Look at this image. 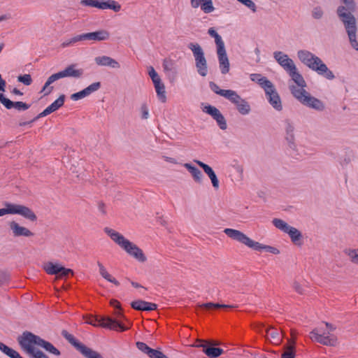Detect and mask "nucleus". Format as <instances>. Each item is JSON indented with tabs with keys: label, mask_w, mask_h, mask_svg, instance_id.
<instances>
[{
	"label": "nucleus",
	"mask_w": 358,
	"mask_h": 358,
	"mask_svg": "<svg viewBox=\"0 0 358 358\" xmlns=\"http://www.w3.org/2000/svg\"><path fill=\"white\" fill-rule=\"evenodd\" d=\"M194 347L202 348L203 352L209 357L216 358L223 354L222 349L214 347H207L206 345H194Z\"/></svg>",
	"instance_id": "393cba45"
},
{
	"label": "nucleus",
	"mask_w": 358,
	"mask_h": 358,
	"mask_svg": "<svg viewBox=\"0 0 358 358\" xmlns=\"http://www.w3.org/2000/svg\"><path fill=\"white\" fill-rule=\"evenodd\" d=\"M342 2L345 7L339 6L338 8V15L344 24L351 45L358 50V42L356 40V20L352 14L355 9V4L353 0H342Z\"/></svg>",
	"instance_id": "7ed1b4c3"
},
{
	"label": "nucleus",
	"mask_w": 358,
	"mask_h": 358,
	"mask_svg": "<svg viewBox=\"0 0 358 358\" xmlns=\"http://www.w3.org/2000/svg\"><path fill=\"white\" fill-rule=\"evenodd\" d=\"M148 74L151 78L153 84L162 82L160 77L152 66L149 68Z\"/></svg>",
	"instance_id": "37998d69"
},
{
	"label": "nucleus",
	"mask_w": 358,
	"mask_h": 358,
	"mask_svg": "<svg viewBox=\"0 0 358 358\" xmlns=\"http://www.w3.org/2000/svg\"><path fill=\"white\" fill-rule=\"evenodd\" d=\"M7 214L20 215L32 222L37 219L35 213L29 208L20 204L6 203V208H0V217Z\"/></svg>",
	"instance_id": "9b49d317"
},
{
	"label": "nucleus",
	"mask_w": 358,
	"mask_h": 358,
	"mask_svg": "<svg viewBox=\"0 0 358 358\" xmlns=\"http://www.w3.org/2000/svg\"><path fill=\"white\" fill-rule=\"evenodd\" d=\"M273 57L279 65L287 72L291 79L296 83L295 85H290L289 89L292 95L302 104L315 109L322 111L325 108L324 103L312 96L306 90V83L301 74L299 72L294 61L289 56L281 51L273 52Z\"/></svg>",
	"instance_id": "f257e3e1"
},
{
	"label": "nucleus",
	"mask_w": 358,
	"mask_h": 358,
	"mask_svg": "<svg viewBox=\"0 0 358 358\" xmlns=\"http://www.w3.org/2000/svg\"><path fill=\"white\" fill-rule=\"evenodd\" d=\"M199 306L202 308H205L206 310H210V309H213L214 303L210 302V303H202V304H199Z\"/></svg>",
	"instance_id": "6e6d98bb"
},
{
	"label": "nucleus",
	"mask_w": 358,
	"mask_h": 358,
	"mask_svg": "<svg viewBox=\"0 0 358 358\" xmlns=\"http://www.w3.org/2000/svg\"><path fill=\"white\" fill-rule=\"evenodd\" d=\"M345 253L353 264H358V249L348 250Z\"/></svg>",
	"instance_id": "79ce46f5"
},
{
	"label": "nucleus",
	"mask_w": 358,
	"mask_h": 358,
	"mask_svg": "<svg viewBox=\"0 0 358 358\" xmlns=\"http://www.w3.org/2000/svg\"><path fill=\"white\" fill-rule=\"evenodd\" d=\"M294 127L289 122H287L286 126V139L291 148L294 145Z\"/></svg>",
	"instance_id": "e433bc0d"
},
{
	"label": "nucleus",
	"mask_w": 358,
	"mask_h": 358,
	"mask_svg": "<svg viewBox=\"0 0 358 358\" xmlns=\"http://www.w3.org/2000/svg\"><path fill=\"white\" fill-rule=\"evenodd\" d=\"M110 306H113L116 309L120 308V302L118 301L115 300V299H112L110 301Z\"/></svg>",
	"instance_id": "13d9d810"
},
{
	"label": "nucleus",
	"mask_w": 358,
	"mask_h": 358,
	"mask_svg": "<svg viewBox=\"0 0 358 358\" xmlns=\"http://www.w3.org/2000/svg\"><path fill=\"white\" fill-rule=\"evenodd\" d=\"M101 87V83L99 82L93 83L92 84L90 85L88 87L85 88L84 90L74 93L71 95V99L73 101H78L81 99H83L92 93L97 91Z\"/></svg>",
	"instance_id": "f3484780"
},
{
	"label": "nucleus",
	"mask_w": 358,
	"mask_h": 358,
	"mask_svg": "<svg viewBox=\"0 0 358 358\" xmlns=\"http://www.w3.org/2000/svg\"><path fill=\"white\" fill-rule=\"evenodd\" d=\"M299 60L311 70L328 80H333L335 76L327 65L317 56L308 50H299L297 52Z\"/></svg>",
	"instance_id": "39448f33"
},
{
	"label": "nucleus",
	"mask_w": 358,
	"mask_h": 358,
	"mask_svg": "<svg viewBox=\"0 0 358 358\" xmlns=\"http://www.w3.org/2000/svg\"><path fill=\"white\" fill-rule=\"evenodd\" d=\"M266 337L273 343L278 344L280 342L279 331L273 327H270L266 329Z\"/></svg>",
	"instance_id": "7c9ffc66"
},
{
	"label": "nucleus",
	"mask_w": 358,
	"mask_h": 358,
	"mask_svg": "<svg viewBox=\"0 0 358 358\" xmlns=\"http://www.w3.org/2000/svg\"><path fill=\"white\" fill-rule=\"evenodd\" d=\"M78 350L86 358H103L101 354L82 344Z\"/></svg>",
	"instance_id": "cd10ccee"
},
{
	"label": "nucleus",
	"mask_w": 358,
	"mask_h": 358,
	"mask_svg": "<svg viewBox=\"0 0 358 358\" xmlns=\"http://www.w3.org/2000/svg\"><path fill=\"white\" fill-rule=\"evenodd\" d=\"M131 284L133 287H134L136 288L142 287V286L140 284H138V282H136L131 281Z\"/></svg>",
	"instance_id": "e2e57ef3"
},
{
	"label": "nucleus",
	"mask_w": 358,
	"mask_h": 358,
	"mask_svg": "<svg viewBox=\"0 0 358 358\" xmlns=\"http://www.w3.org/2000/svg\"><path fill=\"white\" fill-rule=\"evenodd\" d=\"M17 80L26 85H30L32 83L31 77L29 74H24L20 76L17 78Z\"/></svg>",
	"instance_id": "49530a36"
},
{
	"label": "nucleus",
	"mask_w": 358,
	"mask_h": 358,
	"mask_svg": "<svg viewBox=\"0 0 358 358\" xmlns=\"http://www.w3.org/2000/svg\"><path fill=\"white\" fill-rule=\"evenodd\" d=\"M96 64L101 66H110L113 69H119L120 64L114 59L108 56H99L94 59Z\"/></svg>",
	"instance_id": "5701e85b"
},
{
	"label": "nucleus",
	"mask_w": 358,
	"mask_h": 358,
	"mask_svg": "<svg viewBox=\"0 0 358 358\" xmlns=\"http://www.w3.org/2000/svg\"><path fill=\"white\" fill-rule=\"evenodd\" d=\"M136 347L137 348L143 352V353L146 355H149V350H151V348L145 343L143 342H137L136 343Z\"/></svg>",
	"instance_id": "09e8293b"
},
{
	"label": "nucleus",
	"mask_w": 358,
	"mask_h": 358,
	"mask_svg": "<svg viewBox=\"0 0 358 358\" xmlns=\"http://www.w3.org/2000/svg\"><path fill=\"white\" fill-rule=\"evenodd\" d=\"M61 267H62L61 264L48 262L45 265L44 268H45V271L47 272V273H48L50 275H57V274L59 273V272L60 271Z\"/></svg>",
	"instance_id": "72a5a7b5"
},
{
	"label": "nucleus",
	"mask_w": 358,
	"mask_h": 358,
	"mask_svg": "<svg viewBox=\"0 0 358 358\" xmlns=\"http://www.w3.org/2000/svg\"><path fill=\"white\" fill-rule=\"evenodd\" d=\"M188 48L193 53L198 73L205 77L208 74V66L202 48L199 44L194 43H190Z\"/></svg>",
	"instance_id": "f8f14e48"
},
{
	"label": "nucleus",
	"mask_w": 358,
	"mask_h": 358,
	"mask_svg": "<svg viewBox=\"0 0 358 358\" xmlns=\"http://www.w3.org/2000/svg\"><path fill=\"white\" fill-rule=\"evenodd\" d=\"M7 19H8V17H7V15H1V16H0V22L3 21V20H7Z\"/></svg>",
	"instance_id": "69168bd1"
},
{
	"label": "nucleus",
	"mask_w": 358,
	"mask_h": 358,
	"mask_svg": "<svg viewBox=\"0 0 358 358\" xmlns=\"http://www.w3.org/2000/svg\"><path fill=\"white\" fill-rule=\"evenodd\" d=\"M81 41H83L82 34L76 35L71 38L66 39L64 41H63L61 44V46L62 48L69 47Z\"/></svg>",
	"instance_id": "4c0bfd02"
},
{
	"label": "nucleus",
	"mask_w": 358,
	"mask_h": 358,
	"mask_svg": "<svg viewBox=\"0 0 358 358\" xmlns=\"http://www.w3.org/2000/svg\"><path fill=\"white\" fill-rule=\"evenodd\" d=\"M328 331L327 333H322L319 328L313 329L310 333V338L312 341L327 346H336L338 343L337 337L331 334L336 327L329 322H324Z\"/></svg>",
	"instance_id": "1a4fd4ad"
},
{
	"label": "nucleus",
	"mask_w": 358,
	"mask_h": 358,
	"mask_svg": "<svg viewBox=\"0 0 358 358\" xmlns=\"http://www.w3.org/2000/svg\"><path fill=\"white\" fill-rule=\"evenodd\" d=\"M3 48H4V44L3 43H0V53L3 50Z\"/></svg>",
	"instance_id": "338daca9"
},
{
	"label": "nucleus",
	"mask_w": 358,
	"mask_h": 358,
	"mask_svg": "<svg viewBox=\"0 0 358 358\" xmlns=\"http://www.w3.org/2000/svg\"><path fill=\"white\" fill-rule=\"evenodd\" d=\"M6 81L2 78L1 75L0 74V95H3V92L6 91Z\"/></svg>",
	"instance_id": "5fc2aeb1"
},
{
	"label": "nucleus",
	"mask_w": 358,
	"mask_h": 358,
	"mask_svg": "<svg viewBox=\"0 0 358 358\" xmlns=\"http://www.w3.org/2000/svg\"><path fill=\"white\" fill-rule=\"evenodd\" d=\"M80 3L84 6L102 9V1H99L98 0H82Z\"/></svg>",
	"instance_id": "a19ab883"
},
{
	"label": "nucleus",
	"mask_w": 358,
	"mask_h": 358,
	"mask_svg": "<svg viewBox=\"0 0 358 358\" xmlns=\"http://www.w3.org/2000/svg\"><path fill=\"white\" fill-rule=\"evenodd\" d=\"M83 40H89L94 41H106L110 37V33L104 29L98 30L94 32L85 33L82 34Z\"/></svg>",
	"instance_id": "a211bd4d"
},
{
	"label": "nucleus",
	"mask_w": 358,
	"mask_h": 358,
	"mask_svg": "<svg viewBox=\"0 0 358 358\" xmlns=\"http://www.w3.org/2000/svg\"><path fill=\"white\" fill-rule=\"evenodd\" d=\"M238 1L241 2L242 3H243L248 8L251 9L253 12L256 11V6L252 1H251V0H238Z\"/></svg>",
	"instance_id": "8fccbe9b"
},
{
	"label": "nucleus",
	"mask_w": 358,
	"mask_h": 358,
	"mask_svg": "<svg viewBox=\"0 0 358 358\" xmlns=\"http://www.w3.org/2000/svg\"><path fill=\"white\" fill-rule=\"evenodd\" d=\"M12 92L15 94H17V95H20V96H22L23 94L22 92H21L19 90H17V88H14L12 91Z\"/></svg>",
	"instance_id": "680f3d73"
},
{
	"label": "nucleus",
	"mask_w": 358,
	"mask_h": 358,
	"mask_svg": "<svg viewBox=\"0 0 358 358\" xmlns=\"http://www.w3.org/2000/svg\"><path fill=\"white\" fill-rule=\"evenodd\" d=\"M166 160L169 161V162H174V159H172V158H168L167 157Z\"/></svg>",
	"instance_id": "774afa93"
},
{
	"label": "nucleus",
	"mask_w": 358,
	"mask_h": 358,
	"mask_svg": "<svg viewBox=\"0 0 358 358\" xmlns=\"http://www.w3.org/2000/svg\"><path fill=\"white\" fill-rule=\"evenodd\" d=\"M65 101V95H60L58 99H57L54 102H52L50 106H48L43 111L38 115L36 119L45 117L50 113L57 110L59 108H61Z\"/></svg>",
	"instance_id": "6ab92c4d"
},
{
	"label": "nucleus",
	"mask_w": 358,
	"mask_h": 358,
	"mask_svg": "<svg viewBox=\"0 0 358 358\" xmlns=\"http://www.w3.org/2000/svg\"><path fill=\"white\" fill-rule=\"evenodd\" d=\"M210 87L213 92L226 98L227 99H229L234 92V90H221L217 84L213 82L210 83Z\"/></svg>",
	"instance_id": "c756f323"
},
{
	"label": "nucleus",
	"mask_w": 358,
	"mask_h": 358,
	"mask_svg": "<svg viewBox=\"0 0 358 358\" xmlns=\"http://www.w3.org/2000/svg\"><path fill=\"white\" fill-rule=\"evenodd\" d=\"M0 103H2L7 109L13 108L17 110H26L29 108V105L22 101L13 102L10 99L6 98L4 95H0Z\"/></svg>",
	"instance_id": "aec40b11"
},
{
	"label": "nucleus",
	"mask_w": 358,
	"mask_h": 358,
	"mask_svg": "<svg viewBox=\"0 0 358 358\" xmlns=\"http://www.w3.org/2000/svg\"><path fill=\"white\" fill-rule=\"evenodd\" d=\"M266 98L270 104L277 110H281L282 108L280 96L276 91L273 84L271 83L268 87L264 90Z\"/></svg>",
	"instance_id": "4468645a"
},
{
	"label": "nucleus",
	"mask_w": 358,
	"mask_h": 358,
	"mask_svg": "<svg viewBox=\"0 0 358 358\" xmlns=\"http://www.w3.org/2000/svg\"><path fill=\"white\" fill-rule=\"evenodd\" d=\"M132 308L136 310L151 311L157 308V305L154 303L148 302L143 300H136L131 303Z\"/></svg>",
	"instance_id": "4be33fe9"
},
{
	"label": "nucleus",
	"mask_w": 358,
	"mask_h": 358,
	"mask_svg": "<svg viewBox=\"0 0 358 358\" xmlns=\"http://www.w3.org/2000/svg\"><path fill=\"white\" fill-rule=\"evenodd\" d=\"M190 2L192 8H196L200 6L206 13H211L214 10L212 0H190Z\"/></svg>",
	"instance_id": "b1692460"
},
{
	"label": "nucleus",
	"mask_w": 358,
	"mask_h": 358,
	"mask_svg": "<svg viewBox=\"0 0 358 358\" xmlns=\"http://www.w3.org/2000/svg\"><path fill=\"white\" fill-rule=\"evenodd\" d=\"M155 89L157 95L158 99L162 102L166 101V96L165 91V86L162 82H159L154 84Z\"/></svg>",
	"instance_id": "2f4dec72"
},
{
	"label": "nucleus",
	"mask_w": 358,
	"mask_h": 358,
	"mask_svg": "<svg viewBox=\"0 0 358 358\" xmlns=\"http://www.w3.org/2000/svg\"><path fill=\"white\" fill-rule=\"evenodd\" d=\"M99 210L103 213H105V210H104V205L103 203H101L99 204Z\"/></svg>",
	"instance_id": "0e129e2a"
},
{
	"label": "nucleus",
	"mask_w": 358,
	"mask_h": 358,
	"mask_svg": "<svg viewBox=\"0 0 358 358\" xmlns=\"http://www.w3.org/2000/svg\"><path fill=\"white\" fill-rule=\"evenodd\" d=\"M175 62L171 59H165L163 61V68L165 72H171L175 71Z\"/></svg>",
	"instance_id": "ea45409f"
},
{
	"label": "nucleus",
	"mask_w": 358,
	"mask_h": 358,
	"mask_svg": "<svg viewBox=\"0 0 358 358\" xmlns=\"http://www.w3.org/2000/svg\"><path fill=\"white\" fill-rule=\"evenodd\" d=\"M102 10L111 9L115 12H118L121 9V6L114 0H108L102 1Z\"/></svg>",
	"instance_id": "473e14b6"
},
{
	"label": "nucleus",
	"mask_w": 358,
	"mask_h": 358,
	"mask_svg": "<svg viewBox=\"0 0 358 358\" xmlns=\"http://www.w3.org/2000/svg\"><path fill=\"white\" fill-rule=\"evenodd\" d=\"M97 266L99 267V273L103 278H104L108 282L114 284L116 286L120 285V282L108 272V271L102 264V263H101L100 262H97Z\"/></svg>",
	"instance_id": "bb28decb"
},
{
	"label": "nucleus",
	"mask_w": 358,
	"mask_h": 358,
	"mask_svg": "<svg viewBox=\"0 0 358 358\" xmlns=\"http://www.w3.org/2000/svg\"><path fill=\"white\" fill-rule=\"evenodd\" d=\"M115 315L117 318H120L123 317V314L121 310V307L120 308H117L114 313Z\"/></svg>",
	"instance_id": "052dcab7"
},
{
	"label": "nucleus",
	"mask_w": 358,
	"mask_h": 358,
	"mask_svg": "<svg viewBox=\"0 0 358 358\" xmlns=\"http://www.w3.org/2000/svg\"><path fill=\"white\" fill-rule=\"evenodd\" d=\"M208 34L215 38L217 46V55L219 62V67L222 74L229 71L230 64L225 50L224 43L222 37L217 33L214 28L211 27L208 31Z\"/></svg>",
	"instance_id": "6e6552de"
},
{
	"label": "nucleus",
	"mask_w": 358,
	"mask_h": 358,
	"mask_svg": "<svg viewBox=\"0 0 358 358\" xmlns=\"http://www.w3.org/2000/svg\"><path fill=\"white\" fill-rule=\"evenodd\" d=\"M149 355L148 357L150 358H168L165 355H164L161 351L152 349L148 351Z\"/></svg>",
	"instance_id": "c03bdc74"
},
{
	"label": "nucleus",
	"mask_w": 358,
	"mask_h": 358,
	"mask_svg": "<svg viewBox=\"0 0 358 358\" xmlns=\"http://www.w3.org/2000/svg\"><path fill=\"white\" fill-rule=\"evenodd\" d=\"M294 344V341H293ZM294 345L289 346L287 350L282 355V358H294Z\"/></svg>",
	"instance_id": "de8ad7c7"
},
{
	"label": "nucleus",
	"mask_w": 358,
	"mask_h": 358,
	"mask_svg": "<svg viewBox=\"0 0 358 358\" xmlns=\"http://www.w3.org/2000/svg\"><path fill=\"white\" fill-rule=\"evenodd\" d=\"M21 348L31 358H49L43 352L36 348L41 347L45 351L56 356L60 355L59 350L51 343L29 331H24L17 338Z\"/></svg>",
	"instance_id": "f03ea898"
},
{
	"label": "nucleus",
	"mask_w": 358,
	"mask_h": 358,
	"mask_svg": "<svg viewBox=\"0 0 358 358\" xmlns=\"http://www.w3.org/2000/svg\"><path fill=\"white\" fill-rule=\"evenodd\" d=\"M83 69L78 68V65L76 64H70L67 66L64 70L51 75L45 82L42 92H45V94H48L51 92L52 89V87H50L47 90L48 87L56 80L66 77L79 78L83 75Z\"/></svg>",
	"instance_id": "0eeeda50"
},
{
	"label": "nucleus",
	"mask_w": 358,
	"mask_h": 358,
	"mask_svg": "<svg viewBox=\"0 0 358 358\" xmlns=\"http://www.w3.org/2000/svg\"><path fill=\"white\" fill-rule=\"evenodd\" d=\"M286 234H289L292 241L296 243L301 238V232L296 228L290 227Z\"/></svg>",
	"instance_id": "c9c22d12"
},
{
	"label": "nucleus",
	"mask_w": 358,
	"mask_h": 358,
	"mask_svg": "<svg viewBox=\"0 0 358 358\" xmlns=\"http://www.w3.org/2000/svg\"><path fill=\"white\" fill-rule=\"evenodd\" d=\"M272 223L277 229L281 230L285 233L287 232L289 227H291L284 220L278 218L273 219Z\"/></svg>",
	"instance_id": "f704fd0d"
},
{
	"label": "nucleus",
	"mask_w": 358,
	"mask_h": 358,
	"mask_svg": "<svg viewBox=\"0 0 358 358\" xmlns=\"http://www.w3.org/2000/svg\"><path fill=\"white\" fill-rule=\"evenodd\" d=\"M63 336L72 345H73L77 350L80 348V346L83 344L82 343L79 342L78 340L76 339V338L72 335L69 334L67 331H64L62 332Z\"/></svg>",
	"instance_id": "58836bf2"
},
{
	"label": "nucleus",
	"mask_w": 358,
	"mask_h": 358,
	"mask_svg": "<svg viewBox=\"0 0 358 358\" xmlns=\"http://www.w3.org/2000/svg\"><path fill=\"white\" fill-rule=\"evenodd\" d=\"M73 270H71L70 268H64V266H62L60 271H59V273L57 274V277L59 278H65V277L68 276L69 275H73Z\"/></svg>",
	"instance_id": "a18cd8bd"
},
{
	"label": "nucleus",
	"mask_w": 358,
	"mask_h": 358,
	"mask_svg": "<svg viewBox=\"0 0 358 358\" xmlns=\"http://www.w3.org/2000/svg\"><path fill=\"white\" fill-rule=\"evenodd\" d=\"M141 117L143 119H148L149 117V110L146 104H143L141 106Z\"/></svg>",
	"instance_id": "3c124183"
},
{
	"label": "nucleus",
	"mask_w": 358,
	"mask_h": 358,
	"mask_svg": "<svg viewBox=\"0 0 358 358\" xmlns=\"http://www.w3.org/2000/svg\"><path fill=\"white\" fill-rule=\"evenodd\" d=\"M294 289L299 294H303L304 293V289L303 287L297 282H294L293 283Z\"/></svg>",
	"instance_id": "864d4df0"
},
{
	"label": "nucleus",
	"mask_w": 358,
	"mask_h": 358,
	"mask_svg": "<svg viewBox=\"0 0 358 358\" xmlns=\"http://www.w3.org/2000/svg\"><path fill=\"white\" fill-rule=\"evenodd\" d=\"M228 100L236 105L238 111L241 115H248L250 112V104L242 99L236 91L232 92Z\"/></svg>",
	"instance_id": "2eb2a0df"
},
{
	"label": "nucleus",
	"mask_w": 358,
	"mask_h": 358,
	"mask_svg": "<svg viewBox=\"0 0 358 358\" xmlns=\"http://www.w3.org/2000/svg\"><path fill=\"white\" fill-rule=\"evenodd\" d=\"M234 306L231 305H224V304H220V303H214L213 308H234Z\"/></svg>",
	"instance_id": "bf43d9fd"
},
{
	"label": "nucleus",
	"mask_w": 358,
	"mask_h": 358,
	"mask_svg": "<svg viewBox=\"0 0 358 358\" xmlns=\"http://www.w3.org/2000/svg\"><path fill=\"white\" fill-rule=\"evenodd\" d=\"M197 341L198 342H205L206 345H209L213 346V345H220V343L214 341H204V340L197 339Z\"/></svg>",
	"instance_id": "4d7b16f0"
},
{
	"label": "nucleus",
	"mask_w": 358,
	"mask_h": 358,
	"mask_svg": "<svg viewBox=\"0 0 358 358\" xmlns=\"http://www.w3.org/2000/svg\"><path fill=\"white\" fill-rule=\"evenodd\" d=\"M195 163H196L201 168L203 169V171L208 175L209 178L211 180L213 187L217 189L220 187L219 180L217 178V176L213 169L208 166V164H206L205 163L199 161V160H194Z\"/></svg>",
	"instance_id": "412c9836"
},
{
	"label": "nucleus",
	"mask_w": 358,
	"mask_h": 358,
	"mask_svg": "<svg viewBox=\"0 0 358 358\" xmlns=\"http://www.w3.org/2000/svg\"><path fill=\"white\" fill-rule=\"evenodd\" d=\"M184 166L187 169V171L191 173L194 180L199 184L202 182L203 175L201 171L197 169L196 167L192 166L189 163H185Z\"/></svg>",
	"instance_id": "a878e982"
},
{
	"label": "nucleus",
	"mask_w": 358,
	"mask_h": 358,
	"mask_svg": "<svg viewBox=\"0 0 358 358\" xmlns=\"http://www.w3.org/2000/svg\"><path fill=\"white\" fill-rule=\"evenodd\" d=\"M85 322L94 327H101L111 330L124 331L127 329L123 324L117 320L107 317H98L96 316H87L85 318Z\"/></svg>",
	"instance_id": "9d476101"
},
{
	"label": "nucleus",
	"mask_w": 358,
	"mask_h": 358,
	"mask_svg": "<svg viewBox=\"0 0 358 358\" xmlns=\"http://www.w3.org/2000/svg\"><path fill=\"white\" fill-rule=\"evenodd\" d=\"M104 232L129 256L141 263L147 261V257L143 251L122 234L108 227L104 228Z\"/></svg>",
	"instance_id": "20e7f679"
},
{
	"label": "nucleus",
	"mask_w": 358,
	"mask_h": 358,
	"mask_svg": "<svg viewBox=\"0 0 358 358\" xmlns=\"http://www.w3.org/2000/svg\"><path fill=\"white\" fill-rule=\"evenodd\" d=\"M203 111L210 115L217 122L221 129L225 130L227 129V124L226 120L217 108L208 105L203 108Z\"/></svg>",
	"instance_id": "dca6fc26"
},
{
	"label": "nucleus",
	"mask_w": 358,
	"mask_h": 358,
	"mask_svg": "<svg viewBox=\"0 0 358 358\" xmlns=\"http://www.w3.org/2000/svg\"><path fill=\"white\" fill-rule=\"evenodd\" d=\"M224 233L231 239L237 241L255 250H265L275 255L280 253L279 250L276 248L264 245L259 242L255 241L239 230L226 228L224 230Z\"/></svg>",
	"instance_id": "423d86ee"
},
{
	"label": "nucleus",
	"mask_w": 358,
	"mask_h": 358,
	"mask_svg": "<svg viewBox=\"0 0 358 358\" xmlns=\"http://www.w3.org/2000/svg\"><path fill=\"white\" fill-rule=\"evenodd\" d=\"M323 15V11L321 8L316 7L313 10V17L315 19H320Z\"/></svg>",
	"instance_id": "603ef678"
},
{
	"label": "nucleus",
	"mask_w": 358,
	"mask_h": 358,
	"mask_svg": "<svg viewBox=\"0 0 358 358\" xmlns=\"http://www.w3.org/2000/svg\"><path fill=\"white\" fill-rule=\"evenodd\" d=\"M250 78L252 81L257 83L264 90L271 83L269 80L259 73H252Z\"/></svg>",
	"instance_id": "c85d7f7f"
},
{
	"label": "nucleus",
	"mask_w": 358,
	"mask_h": 358,
	"mask_svg": "<svg viewBox=\"0 0 358 358\" xmlns=\"http://www.w3.org/2000/svg\"><path fill=\"white\" fill-rule=\"evenodd\" d=\"M7 225L9 229L10 234L14 238H30L34 236V233L32 232L30 229L20 225L18 222H17L15 220L8 221L7 222Z\"/></svg>",
	"instance_id": "ddd939ff"
}]
</instances>
